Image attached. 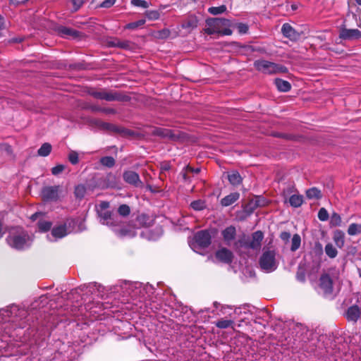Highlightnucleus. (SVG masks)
<instances>
[{
  "instance_id": "obj_11",
  "label": "nucleus",
  "mask_w": 361,
  "mask_h": 361,
  "mask_svg": "<svg viewBox=\"0 0 361 361\" xmlns=\"http://www.w3.org/2000/svg\"><path fill=\"white\" fill-rule=\"evenodd\" d=\"M61 186L49 185L42 188L41 191L42 199L47 202H56L60 197Z\"/></svg>"
},
{
  "instance_id": "obj_39",
  "label": "nucleus",
  "mask_w": 361,
  "mask_h": 361,
  "mask_svg": "<svg viewBox=\"0 0 361 361\" xmlns=\"http://www.w3.org/2000/svg\"><path fill=\"white\" fill-rule=\"evenodd\" d=\"M190 207L192 209L196 210V211H202L205 209L207 205L205 204V202L202 200H194L191 202Z\"/></svg>"
},
{
  "instance_id": "obj_27",
  "label": "nucleus",
  "mask_w": 361,
  "mask_h": 361,
  "mask_svg": "<svg viewBox=\"0 0 361 361\" xmlns=\"http://www.w3.org/2000/svg\"><path fill=\"white\" fill-rule=\"evenodd\" d=\"M274 85H276L277 90L281 92H288L290 91V85L287 80L282 79L274 80Z\"/></svg>"
},
{
  "instance_id": "obj_42",
  "label": "nucleus",
  "mask_w": 361,
  "mask_h": 361,
  "mask_svg": "<svg viewBox=\"0 0 361 361\" xmlns=\"http://www.w3.org/2000/svg\"><path fill=\"white\" fill-rule=\"evenodd\" d=\"M148 216L144 214L137 216V224L139 226H148Z\"/></svg>"
},
{
  "instance_id": "obj_50",
  "label": "nucleus",
  "mask_w": 361,
  "mask_h": 361,
  "mask_svg": "<svg viewBox=\"0 0 361 361\" xmlns=\"http://www.w3.org/2000/svg\"><path fill=\"white\" fill-rule=\"evenodd\" d=\"M232 25H237V29L240 35L246 34L248 30V25L247 24H231Z\"/></svg>"
},
{
  "instance_id": "obj_57",
  "label": "nucleus",
  "mask_w": 361,
  "mask_h": 361,
  "mask_svg": "<svg viewBox=\"0 0 361 361\" xmlns=\"http://www.w3.org/2000/svg\"><path fill=\"white\" fill-rule=\"evenodd\" d=\"M290 238V234L288 232L284 231L281 233V239L287 242Z\"/></svg>"
},
{
  "instance_id": "obj_37",
  "label": "nucleus",
  "mask_w": 361,
  "mask_h": 361,
  "mask_svg": "<svg viewBox=\"0 0 361 361\" xmlns=\"http://www.w3.org/2000/svg\"><path fill=\"white\" fill-rule=\"evenodd\" d=\"M100 164L103 166H106L107 168H112L115 164V159L112 157L106 156L101 158Z\"/></svg>"
},
{
  "instance_id": "obj_12",
  "label": "nucleus",
  "mask_w": 361,
  "mask_h": 361,
  "mask_svg": "<svg viewBox=\"0 0 361 361\" xmlns=\"http://www.w3.org/2000/svg\"><path fill=\"white\" fill-rule=\"evenodd\" d=\"M291 331L295 341L306 342L308 340L309 331L305 326L301 324H294L292 326Z\"/></svg>"
},
{
  "instance_id": "obj_29",
  "label": "nucleus",
  "mask_w": 361,
  "mask_h": 361,
  "mask_svg": "<svg viewBox=\"0 0 361 361\" xmlns=\"http://www.w3.org/2000/svg\"><path fill=\"white\" fill-rule=\"evenodd\" d=\"M228 180L233 185H238L240 184L242 178L238 171H232L228 173Z\"/></svg>"
},
{
  "instance_id": "obj_58",
  "label": "nucleus",
  "mask_w": 361,
  "mask_h": 361,
  "mask_svg": "<svg viewBox=\"0 0 361 361\" xmlns=\"http://www.w3.org/2000/svg\"><path fill=\"white\" fill-rule=\"evenodd\" d=\"M109 204L106 202H102L100 204V210L99 211H107V209H109Z\"/></svg>"
},
{
  "instance_id": "obj_52",
  "label": "nucleus",
  "mask_w": 361,
  "mask_h": 361,
  "mask_svg": "<svg viewBox=\"0 0 361 361\" xmlns=\"http://www.w3.org/2000/svg\"><path fill=\"white\" fill-rule=\"evenodd\" d=\"M229 20L226 18H207L204 20V23H228Z\"/></svg>"
},
{
  "instance_id": "obj_3",
  "label": "nucleus",
  "mask_w": 361,
  "mask_h": 361,
  "mask_svg": "<svg viewBox=\"0 0 361 361\" xmlns=\"http://www.w3.org/2000/svg\"><path fill=\"white\" fill-rule=\"evenodd\" d=\"M27 311L16 305L0 310V323H17L25 319Z\"/></svg>"
},
{
  "instance_id": "obj_35",
  "label": "nucleus",
  "mask_w": 361,
  "mask_h": 361,
  "mask_svg": "<svg viewBox=\"0 0 361 361\" xmlns=\"http://www.w3.org/2000/svg\"><path fill=\"white\" fill-rule=\"evenodd\" d=\"M154 36L157 38L163 39H166L170 37H173L176 36V34H172L169 29L164 28L161 30L156 32Z\"/></svg>"
},
{
  "instance_id": "obj_2",
  "label": "nucleus",
  "mask_w": 361,
  "mask_h": 361,
  "mask_svg": "<svg viewBox=\"0 0 361 361\" xmlns=\"http://www.w3.org/2000/svg\"><path fill=\"white\" fill-rule=\"evenodd\" d=\"M262 239H264V234L257 231L251 236H243L235 243V247L240 254L252 255L251 252L254 254L259 250Z\"/></svg>"
},
{
  "instance_id": "obj_10",
  "label": "nucleus",
  "mask_w": 361,
  "mask_h": 361,
  "mask_svg": "<svg viewBox=\"0 0 361 361\" xmlns=\"http://www.w3.org/2000/svg\"><path fill=\"white\" fill-rule=\"evenodd\" d=\"M89 94L91 97L101 99L105 100L106 102H114V101H122L123 97L120 95V94H117L116 92L108 91V90H92L89 92Z\"/></svg>"
},
{
  "instance_id": "obj_62",
  "label": "nucleus",
  "mask_w": 361,
  "mask_h": 361,
  "mask_svg": "<svg viewBox=\"0 0 361 361\" xmlns=\"http://www.w3.org/2000/svg\"><path fill=\"white\" fill-rule=\"evenodd\" d=\"M138 24H127L126 29H135Z\"/></svg>"
},
{
  "instance_id": "obj_55",
  "label": "nucleus",
  "mask_w": 361,
  "mask_h": 361,
  "mask_svg": "<svg viewBox=\"0 0 361 361\" xmlns=\"http://www.w3.org/2000/svg\"><path fill=\"white\" fill-rule=\"evenodd\" d=\"M75 11L79 9L83 4L82 0H71Z\"/></svg>"
},
{
  "instance_id": "obj_43",
  "label": "nucleus",
  "mask_w": 361,
  "mask_h": 361,
  "mask_svg": "<svg viewBox=\"0 0 361 361\" xmlns=\"http://www.w3.org/2000/svg\"><path fill=\"white\" fill-rule=\"evenodd\" d=\"M226 11V6L221 5L218 7H211L208 9V11L212 15L221 14Z\"/></svg>"
},
{
  "instance_id": "obj_59",
  "label": "nucleus",
  "mask_w": 361,
  "mask_h": 361,
  "mask_svg": "<svg viewBox=\"0 0 361 361\" xmlns=\"http://www.w3.org/2000/svg\"><path fill=\"white\" fill-rule=\"evenodd\" d=\"M186 171L189 173H198L200 171V169H195L193 167L186 166Z\"/></svg>"
},
{
  "instance_id": "obj_34",
  "label": "nucleus",
  "mask_w": 361,
  "mask_h": 361,
  "mask_svg": "<svg viewBox=\"0 0 361 361\" xmlns=\"http://www.w3.org/2000/svg\"><path fill=\"white\" fill-rule=\"evenodd\" d=\"M361 233V225L352 223L347 229V233L350 235H357Z\"/></svg>"
},
{
  "instance_id": "obj_25",
  "label": "nucleus",
  "mask_w": 361,
  "mask_h": 361,
  "mask_svg": "<svg viewBox=\"0 0 361 361\" xmlns=\"http://www.w3.org/2000/svg\"><path fill=\"white\" fill-rule=\"evenodd\" d=\"M238 198L239 193L233 192L223 197V199H221V201H220V204H221L222 207H228L233 204L236 201H238Z\"/></svg>"
},
{
  "instance_id": "obj_36",
  "label": "nucleus",
  "mask_w": 361,
  "mask_h": 361,
  "mask_svg": "<svg viewBox=\"0 0 361 361\" xmlns=\"http://www.w3.org/2000/svg\"><path fill=\"white\" fill-rule=\"evenodd\" d=\"M325 254L329 257L334 259L337 256L336 248L331 243H328L325 245Z\"/></svg>"
},
{
  "instance_id": "obj_8",
  "label": "nucleus",
  "mask_w": 361,
  "mask_h": 361,
  "mask_svg": "<svg viewBox=\"0 0 361 361\" xmlns=\"http://www.w3.org/2000/svg\"><path fill=\"white\" fill-rule=\"evenodd\" d=\"M318 292L328 298H332L336 295V288H334V281L328 274H323L319 279L318 284Z\"/></svg>"
},
{
  "instance_id": "obj_41",
  "label": "nucleus",
  "mask_w": 361,
  "mask_h": 361,
  "mask_svg": "<svg viewBox=\"0 0 361 361\" xmlns=\"http://www.w3.org/2000/svg\"><path fill=\"white\" fill-rule=\"evenodd\" d=\"M52 224L47 220L41 219L38 222V228L39 231L41 232H46L49 231L51 228V225Z\"/></svg>"
},
{
  "instance_id": "obj_18",
  "label": "nucleus",
  "mask_w": 361,
  "mask_h": 361,
  "mask_svg": "<svg viewBox=\"0 0 361 361\" xmlns=\"http://www.w3.org/2000/svg\"><path fill=\"white\" fill-rule=\"evenodd\" d=\"M340 37L343 40H356L360 37V32L357 29L343 28L341 30Z\"/></svg>"
},
{
  "instance_id": "obj_28",
  "label": "nucleus",
  "mask_w": 361,
  "mask_h": 361,
  "mask_svg": "<svg viewBox=\"0 0 361 361\" xmlns=\"http://www.w3.org/2000/svg\"><path fill=\"white\" fill-rule=\"evenodd\" d=\"M166 6H161L159 8V10L154 11H147L145 12V16L149 20H157L159 18L160 16L163 14V10L166 8Z\"/></svg>"
},
{
  "instance_id": "obj_56",
  "label": "nucleus",
  "mask_w": 361,
  "mask_h": 361,
  "mask_svg": "<svg viewBox=\"0 0 361 361\" xmlns=\"http://www.w3.org/2000/svg\"><path fill=\"white\" fill-rule=\"evenodd\" d=\"M28 0H9L10 5L18 6L20 4H24Z\"/></svg>"
},
{
  "instance_id": "obj_30",
  "label": "nucleus",
  "mask_w": 361,
  "mask_h": 361,
  "mask_svg": "<svg viewBox=\"0 0 361 361\" xmlns=\"http://www.w3.org/2000/svg\"><path fill=\"white\" fill-rule=\"evenodd\" d=\"M334 242L338 248L344 246V233L341 231H336L333 236Z\"/></svg>"
},
{
  "instance_id": "obj_4",
  "label": "nucleus",
  "mask_w": 361,
  "mask_h": 361,
  "mask_svg": "<svg viewBox=\"0 0 361 361\" xmlns=\"http://www.w3.org/2000/svg\"><path fill=\"white\" fill-rule=\"evenodd\" d=\"M78 219H71L64 225H59L56 227H54L51 230V233H50V234H47V240L49 241H54L63 238L71 231H81L82 230L81 224L78 225V228H74V226L78 223Z\"/></svg>"
},
{
  "instance_id": "obj_53",
  "label": "nucleus",
  "mask_w": 361,
  "mask_h": 361,
  "mask_svg": "<svg viewBox=\"0 0 361 361\" xmlns=\"http://www.w3.org/2000/svg\"><path fill=\"white\" fill-rule=\"evenodd\" d=\"M65 169V166L63 165H58L54 168L51 169V173L54 176H57L60 174L61 172H63V169Z\"/></svg>"
},
{
  "instance_id": "obj_5",
  "label": "nucleus",
  "mask_w": 361,
  "mask_h": 361,
  "mask_svg": "<svg viewBox=\"0 0 361 361\" xmlns=\"http://www.w3.org/2000/svg\"><path fill=\"white\" fill-rule=\"evenodd\" d=\"M259 265H260L262 271L265 273L274 271L278 267L276 253L274 250H264L260 259H259Z\"/></svg>"
},
{
  "instance_id": "obj_45",
  "label": "nucleus",
  "mask_w": 361,
  "mask_h": 361,
  "mask_svg": "<svg viewBox=\"0 0 361 361\" xmlns=\"http://www.w3.org/2000/svg\"><path fill=\"white\" fill-rule=\"evenodd\" d=\"M85 195V187L83 185H78L75 188V195L78 198H82Z\"/></svg>"
},
{
  "instance_id": "obj_26",
  "label": "nucleus",
  "mask_w": 361,
  "mask_h": 361,
  "mask_svg": "<svg viewBox=\"0 0 361 361\" xmlns=\"http://www.w3.org/2000/svg\"><path fill=\"white\" fill-rule=\"evenodd\" d=\"M214 308L218 310L216 312V315L221 316V315H227L228 317H233L231 316V313L228 312V310H231V306L229 305H221L219 302H214Z\"/></svg>"
},
{
  "instance_id": "obj_61",
  "label": "nucleus",
  "mask_w": 361,
  "mask_h": 361,
  "mask_svg": "<svg viewBox=\"0 0 361 361\" xmlns=\"http://www.w3.org/2000/svg\"><path fill=\"white\" fill-rule=\"evenodd\" d=\"M200 20H202L197 18V17H196V16H195V17L191 16L190 19L188 20V23H197L198 21H200Z\"/></svg>"
},
{
  "instance_id": "obj_24",
  "label": "nucleus",
  "mask_w": 361,
  "mask_h": 361,
  "mask_svg": "<svg viewBox=\"0 0 361 361\" xmlns=\"http://www.w3.org/2000/svg\"><path fill=\"white\" fill-rule=\"evenodd\" d=\"M222 236L227 245H230L231 241L235 239V228L232 226L226 228L222 231Z\"/></svg>"
},
{
  "instance_id": "obj_54",
  "label": "nucleus",
  "mask_w": 361,
  "mask_h": 361,
  "mask_svg": "<svg viewBox=\"0 0 361 361\" xmlns=\"http://www.w3.org/2000/svg\"><path fill=\"white\" fill-rule=\"evenodd\" d=\"M116 0H104L101 4L100 7L102 8H110L112 6Z\"/></svg>"
},
{
  "instance_id": "obj_48",
  "label": "nucleus",
  "mask_w": 361,
  "mask_h": 361,
  "mask_svg": "<svg viewBox=\"0 0 361 361\" xmlns=\"http://www.w3.org/2000/svg\"><path fill=\"white\" fill-rule=\"evenodd\" d=\"M142 289L144 290L145 293H147L148 297L153 295L154 287L151 284H143L142 283Z\"/></svg>"
},
{
  "instance_id": "obj_49",
  "label": "nucleus",
  "mask_w": 361,
  "mask_h": 361,
  "mask_svg": "<svg viewBox=\"0 0 361 361\" xmlns=\"http://www.w3.org/2000/svg\"><path fill=\"white\" fill-rule=\"evenodd\" d=\"M69 161L71 164L75 165L78 163V154L75 151H71L69 154Z\"/></svg>"
},
{
  "instance_id": "obj_14",
  "label": "nucleus",
  "mask_w": 361,
  "mask_h": 361,
  "mask_svg": "<svg viewBox=\"0 0 361 361\" xmlns=\"http://www.w3.org/2000/svg\"><path fill=\"white\" fill-rule=\"evenodd\" d=\"M123 180L125 183L135 187L141 188L142 186V182H141L140 176L135 171H125L123 172Z\"/></svg>"
},
{
  "instance_id": "obj_46",
  "label": "nucleus",
  "mask_w": 361,
  "mask_h": 361,
  "mask_svg": "<svg viewBox=\"0 0 361 361\" xmlns=\"http://www.w3.org/2000/svg\"><path fill=\"white\" fill-rule=\"evenodd\" d=\"M118 214L122 216H126L130 214V207L127 204L119 206Z\"/></svg>"
},
{
  "instance_id": "obj_7",
  "label": "nucleus",
  "mask_w": 361,
  "mask_h": 361,
  "mask_svg": "<svg viewBox=\"0 0 361 361\" xmlns=\"http://www.w3.org/2000/svg\"><path fill=\"white\" fill-rule=\"evenodd\" d=\"M119 288L121 289L123 296L130 297L133 300L148 298L147 295L141 288V283L139 282L133 283H125L120 286Z\"/></svg>"
},
{
  "instance_id": "obj_17",
  "label": "nucleus",
  "mask_w": 361,
  "mask_h": 361,
  "mask_svg": "<svg viewBox=\"0 0 361 361\" xmlns=\"http://www.w3.org/2000/svg\"><path fill=\"white\" fill-rule=\"evenodd\" d=\"M209 27L204 29L207 35L219 34L220 35H231V28H220V24H207Z\"/></svg>"
},
{
  "instance_id": "obj_51",
  "label": "nucleus",
  "mask_w": 361,
  "mask_h": 361,
  "mask_svg": "<svg viewBox=\"0 0 361 361\" xmlns=\"http://www.w3.org/2000/svg\"><path fill=\"white\" fill-rule=\"evenodd\" d=\"M131 4L135 6H140L145 8L149 6L148 3L144 0H131Z\"/></svg>"
},
{
  "instance_id": "obj_9",
  "label": "nucleus",
  "mask_w": 361,
  "mask_h": 361,
  "mask_svg": "<svg viewBox=\"0 0 361 361\" xmlns=\"http://www.w3.org/2000/svg\"><path fill=\"white\" fill-rule=\"evenodd\" d=\"M211 236L207 231H200L194 235L193 243H190L192 250L197 252L199 248H207L210 245Z\"/></svg>"
},
{
  "instance_id": "obj_20",
  "label": "nucleus",
  "mask_w": 361,
  "mask_h": 361,
  "mask_svg": "<svg viewBox=\"0 0 361 361\" xmlns=\"http://www.w3.org/2000/svg\"><path fill=\"white\" fill-rule=\"evenodd\" d=\"M281 32L285 37L290 39V40H296L300 37V34L290 24H283Z\"/></svg>"
},
{
  "instance_id": "obj_40",
  "label": "nucleus",
  "mask_w": 361,
  "mask_h": 361,
  "mask_svg": "<svg viewBox=\"0 0 361 361\" xmlns=\"http://www.w3.org/2000/svg\"><path fill=\"white\" fill-rule=\"evenodd\" d=\"M300 246V236L298 234H294L291 240V251L295 252Z\"/></svg>"
},
{
  "instance_id": "obj_13",
  "label": "nucleus",
  "mask_w": 361,
  "mask_h": 361,
  "mask_svg": "<svg viewBox=\"0 0 361 361\" xmlns=\"http://www.w3.org/2000/svg\"><path fill=\"white\" fill-rule=\"evenodd\" d=\"M98 213L100 222L104 225L115 227L119 223L117 216L111 214L109 210L99 211Z\"/></svg>"
},
{
  "instance_id": "obj_33",
  "label": "nucleus",
  "mask_w": 361,
  "mask_h": 361,
  "mask_svg": "<svg viewBox=\"0 0 361 361\" xmlns=\"http://www.w3.org/2000/svg\"><path fill=\"white\" fill-rule=\"evenodd\" d=\"M305 195H307V197L310 200H319L321 191L316 188H312L305 192Z\"/></svg>"
},
{
  "instance_id": "obj_47",
  "label": "nucleus",
  "mask_w": 361,
  "mask_h": 361,
  "mask_svg": "<svg viewBox=\"0 0 361 361\" xmlns=\"http://www.w3.org/2000/svg\"><path fill=\"white\" fill-rule=\"evenodd\" d=\"M318 219L321 221H326L329 219L328 212L324 208H320L319 212H318Z\"/></svg>"
},
{
  "instance_id": "obj_21",
  "label": "nucleus",
  "mask_w": 361,
  "mask_h": 361,
  "mask_svg": "<svg viewBox=\"0 0 361 361\" xmlns=\"http://www.w3.org/2000/svg\"><path fill=\"white\" fill-rule=\"evenodd\" d=\"M360 313L361 310L357 305H351L347 309L346 319L348 321L356 322L359 319Z\"/></svg>"
},
{
  "instance_id": "obj_23",
  "label": "nucleus",
  "mask_w": 361,
  "mask_h": 361,
  "mask_svg": "<svg viewBox=\"0 0 361 361\" xmlns=\"http://www.w3.org/2000/svg\"><path fill=\"white\" fill-rule=\"evenodd\" d=\"M235 324V319L233 317L228 318H222L214 322L215 326L219 329H227L232 328L233 329V325Z\"/></svg>"
},
{
  "instance_id": "obj_16",
  "label": "nucleus",
  "mask_w": 361,
  "mask_h": 361,
  "mask_svg": "<svg viewBox=\"0 0 361 361\" xmlns=\"http://www.w3.org/2000/svg\"><path fill=\"white\" fill-rule=\"evenodd\" d=\"M152 134L161 137L164 139H168L169 140H176L177 139V136L173 131L171 129H166L161 127L156 128L153 129Z\"/></svg>"
},
{
  "instance_id": "obj_6",
  "label": "nucleus",
  "mask_w": 361,
  "mask_h": 361,
  "mask_svg": "<svg viewBox=\"0 0 361 361\" xmlns=\"http://www.w3.org/2000/svg\"><path fill=\"white\" fill-rule=\"evenodd\" d=\"M254 67L263 74H279L287 72L286 67L267 60H258L254 62Z\"/></svg>"
},
{
  "instance_id": "obj_1",
  "label": "nucleus",
  "mask_w": 361,
  "mask_h": 361,
  "mask_svg": "<svg viewBox=\"0 0 361 361\" xmlns=\"http://www.w3.org/2000/svg\"><path fill=\"white\" fill-rule=\"evenodd\" d=\"M8 246L17 250H24L32 245V236L20 227L11 228L7 236Z\"/></svg>"
},
{
  "instance_id": "obj_15",
  "label": "nucleus",
  "mask_w": 361,
  "mask_h": 361,
  "mask_svg": "<svg viewBox=\"0 0 361 361\" xmlns=\"http://www.w3.org/2000/svg\"><path fill=\"white\" fill-rule=\"evenodd\" d=\"M55 26L58 35L66 38H78L79 32L75 30L63 26L62 24H52Z\"/></svg>"
},
{
  "instance_id": "obj_31",
  "label": "nucleus",
  "mask_w": 361,
  "mask_h": 361,
  "mask_svg": "<svg viewBox=\"0 0 361 361\" xmlns=\"http://www.w3.org/2000/svg\"><path fill=\"white\" fill-rule=\"evenodd\" d=\"M303 202V197L302 195H293L289 198V203L291 207L297 208L300 207Z\"/></svg>"
},
{
  "instance_id": "obj_60",
  "label": "nucleus",
  "mask_w": 361,
  "mask_h": 361,
  "mask_svg": "<svg viewBox=\"0 0 361 361\" xmlns=\"http://www.w3.org/2000/svg\"><path fill=\"white\" fill-rule=\"evenodd\" d=\"M4 231H6V229L4 227L3 222L0 220V238L3 237Z\"/></svg>"
},
{
  "instance_id": "obj_64",
  "label": "nucleus",
  "mask_w": 361,
  "mask_h": 361,
  "mask_svg": "<svg viewBox=\"0 0 361 361\" xmlns=\"http://www.w3.org/2000/svg\"><path fill=\"white\" fill-rule=\"evenodd\" d=\"M41 215H42V214H40V213H36V214H33V215H32V216H31V219H32V220H33V221H36V220H37V219L39 216H41Z\"/></svg>"
},
{
  "instance_id": "obj_22",
  "label": "nucleus",
  "mask_w": 361,
  "mask_h": 361,
  "mask_svg": "<svg viewBox=\"0 0 361 361\" xmlns=\"http://www.w3.org/2000/svg\"><path fill=\"white\" fill-rule=\"evenodd\" d=\"M88 292H90L93 295H97L99 298H104L105 292L106 290L104 287L102 286L101 284L93 283L87 286Z\"/></svg>"
},
{
  "instance_id": "obj_63",
  "label": "nucleus",
  "mask_w": 361,
  "mask_h": 361,
  "mask_svg": "<svg viewBox=\"0 0 361 361\" xmlns=\"http://www.w3.org/2000/svg\"><path fill=\"white\" fill-rule=\"evenodd\" d=\"M5 150L8 152V154H11L12 152L11 147L10 145H5Z\"/></svg>"
},
{
  "instance_id": "obj_32",
  "label": "nucleus",
  "mask_w": 361,
  "mask_h": 361,
  "mask_svg": "<svg viewBox=\"0 0 361 361\" xmlns=\"http://www.w3.org/2000/svg\"><path fill=\"white\" fill-rule=\"evenodd\" d=\"M114 231H116L117 234L124 237H133L135 235V228L132 227L128 228H116Z\"/></svg>"
},
{
  "instance_id": "obj_38",
  "label": "nucleus",
  "mask_w": 361,
  "mask_h": 361,
  "mask_svg": "<svg viewBox=\"0 0 361 361\" xmlns=\"http://www.w3.org/2000/svg\"><path fill=\"white\" fill-rule=\"evenodd\" d=\"M51 152V145L49 142H44L38 149L39 156L47 157Z\"/></svg>"
},
{
  "instance_id": "obj_19",
  "label": "nucleus",
  "mask_w": 361,
  "mask_h": 361,
  "mask_svg": "<svg viewBox=\"0 0 361 361\" xmlns=\"http://www.w3.org/2000/svg\"><path fill=\"white\" fill-rule=\"evenodd\" d=\"M215 257H216V259L224 263H231L233 259V253H231V252L227 248L222 247L216 251Z\"/></svg>"
},
{
  "instance_id": "obj_44",
  "label": "nucleus",
  "mask_w": 361,
  "mask_h": 361,
  "mask_svg": "<svg viewBox=\"0 0 361 361\" xmlns=\"http://www.w3.org/2000/svg\"><path fill=\"white\" fill-rule=\"evenodd\" d=\"M331 224L334 226H340L341 225V217L337 213H334L331 216Z\"/></svg>"
}]
</instances>
